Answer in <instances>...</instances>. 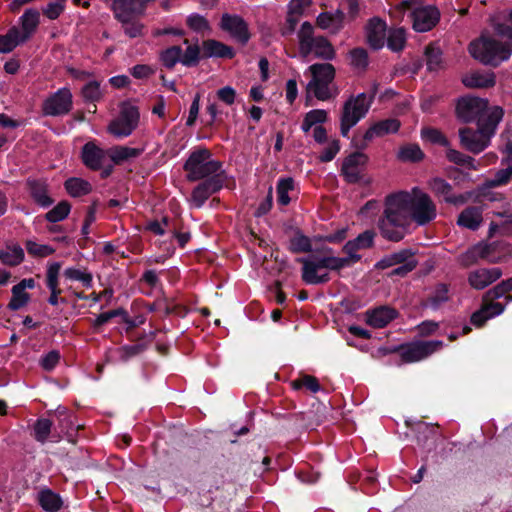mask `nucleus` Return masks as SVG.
<instances>
[{
	"label": "nucleus",
	"mask_w": 512,
	"mask_h": 512,
	"mask_svg": "<svg viewBox=\"0 0 512 512\" xmlns=\"http://www.w3.org/2000/svg\"><path fill=\"white\" fill-rule=\"evenodd\" d=\"M19 23L21 25V38L26 42L35 33L40 23V12L33 8L25 10L23 15L19 18Z\"/></svg>",
	"instance_id": "obj_22"
},
{
	"label": "nucleus",
	"mask_w": 512,
	"mask_h": 512,
	"mask_svg": "<svg viewBox=\"0 0 512 512\" xmlns=\"http://www.w3.org/2000/svg\"><path fill=\"white\" fill-rule=\"evenodd\" d=\"M186 22L189 28L196 32H203L209 29L208 21L197 13L189 15Z\"/></svg>",
	"instance_id": "obj_60"
},
{
	"label": "nucleus",
	"mask_w": 512,
	"mask_h": 512,
	"mask_svg": "<svg viewBox=\"0 0 512 512\" xmlns=\"http://www.w3.org/2000/svg\"><path fill=\"white\" fill-rule=\"evenodd\" d=\"M410 18L416 32H428L439 22L440 11L434 5L419 6L411 11Z\"/></svg>",
	"instance_id": "obj_13"
},
{
	"label": "nucleus",
	"mask_w": 512,
	"mask_h": 512,
	"mask_svg": "<svg viewBox=\"0 0 512 512\" xmlns=\"http://www.w3.org/2000/svg\"><path fill=\"white\" fill-rule=\"evenodd\" d=\"M302 264V280L308 285H320L330 281V271L344 268V261L334 256L331 248H323L297 260Z\"/></svg>",
	"instance_id": "obj_3"
},
{
	"label": "nucleus",
	"mask_w": 512,
	"mask_h": 512,
	"mask_svg": "<svg viewBox=\"0 0 512 512\" xmlns=\"http://www.w3.org/2000/svg\"><path fill=\"white\" fill-rule=\"evenodd\" d=\"M28 186L30 194L34 201L42 207H48L53 203V200L48 194V187L44 181L29 180Z\"/></svg>",
	"instance_id": "obj_30"
},
{
	"label": "nucleus",
	"mask_w": 512,
	"mask_h": 512,
	"mask_svg": "<svg viewBox=\"0 0 512 512\" xmlns=\"http://www.w3.org/2000/svg\"><path fill=\"white\" fill-rule=\"evenodd\" d=\"M60 360V354L56 350H52L44 355L40 360L41 367L46 371H52Z\"/></svg>",
	"instance_id": "obj_61"
},
{
	"label": "nucleus",
	"mask_w": 512,
	"mask_h": 512,
	"mask_svg": "<svg viewBox=\"0 0 512 512\" xmlns=\"http://www.w3.org/2000/svg\"><path fill=\"white\" fill-rule=\"evenodd\" d=\"M67 0H51L42 9V13L49 20L57 19L65 10Z\"/></svg>",
	"instance_id": "obj_52"
},
{
	"label": "nucleus",
	"mask_w": 512,
	"mask_h": 512,
	"mask_svg": "<svg viewBox=\"0 0 512 512\" xmlns=\"http://www.w3.org/2000/svg\"><path fill=\"white\" fill-rule=\"evenodd\" d=\"M482 209L476 206L465 208L458 216L457 224L460 227L477 230L482 223Z\"/></svg>",
	"instance_id": "obj_25"
},
{
	"label": "nucleus",
	"mask_w": 512,
	"mask_h": 512,
	"mask_svg": "<svg viewBox=\"0 0 512 512\" xmlns=\"http://www.w3.org/2000/svg\"><path fill=\"white\" fill-rule=\"evenodd\" d=\"M501 275L499 268H480L469 274L468 281L473 288L482 290L498 280Z\"/></svg>",
	"instance_id": "obj_20"
},
{
	"label": "nucleus",
	"mask_w": 512,
	"mask_h": 512,
	"mask_svg": "<svg viewBox=\"0 0 512 512\" xmlns=\"http://www.w3.org/2000/svg\"><path fill=\"white\" fill-rule=\"evenodd\" d=\"M373 101V96L360 93L351 96L344 103L340 118L341 135L347 137L351 128L354 127L368 113Z\"/></svg>",
	"instance_id": "obj_7"
},
{
	"label": "nucleus",
	"mask_w": 512,
	"mask_h": 512,
	"mask_svg": "<svg viewBox=\"0 0 512 512\" xmlns=\"http://www.w3.org/2000/svg\"><path fill=\"white\" fill-rule=\"evenodd\" d=\"M108 153L115 164H120L128 159L138 157L142 153V150L126 146H116L111 148Z\"/></svg>",
	"instance_id": "obj_37"
},
{
	"label": "nucleus",
	"mask_w": 512,
	"mask_h": 512,
	"mask_svg": "<svg viewBox=\"0 0 512 512\" xmlns=\"http://www.w3.org/2000/svg\"><path fill=\"white\" fill-rule=\"evenodd\" d=\"M294 188V181L292 178L280 179L277 184V201L279 204L286 206L290 203L288 193Z\"/></svg>",
	"instance_id": "obj_47"
},
{
	"label": "nucleus",
	"mask_w": 512,
	"mask_h": 512,
	"mask_svg": "<svg viewBox=\"0 0 512 512\" xmlns=\"http://www.w3.org/2000/svg\"><path fill=\"white\" fill-rule=\"evenodd\" d=\"M52 422L49 419L41 418L38 419L34 425V437L37 441L44 443L50 432H51Z\"/></svg>",
	"instance_id": "obj_55"
},
{
	"label": "nucleus",
	"mask_w": 512,
	"mask_h": 512,
	"mask_svg": "<svg viewBox=\"0 0 512 512\" xmlns=\"http://www.w3.org/2000/svg\"><path fill=\"white\" fill-rule=\"evenodd\" d=\"M496 233L512 235V215L502 216L499 222H492L489 228V236Z\"/></svg>",
	"instance_id": "obj_51"
},
{
	"label": "nucleus",
	"mask_w": 512,
	"mask_h": 512,
	"mask_svg": "<svg viewBox=\"0 0 512 512\" xmlns=\"http://www.w3.org/2000/svg\"><path fill=\"white\" fill-rule=\"evenodd\" d=\"M0 260L3 264L17 266L24 260V251L19 245L8 246L7 250H0Z\"/></svg>",
	"instance_id": "obj_40"
},
{
	"label": "nucleus",
	"mask_w": 512,
	"mask_h": 512,
	"mask_svg": "<svg viewBox=\"0 0 512 512\" xmlns=\"http://www.w3.org/2000/svg\"><path fill=\"white\" fill-rule=\"evenodd\" d=\"M61 269V264L59 262H53L48 266L46 273V285L51 291V295L48 299V302L56 306L59 302L58 296L61 294V289L58 287V275Z\"/></svg>",
	"instance_id": "obj_26"
},
{
	"label": "nucleus",
	"mask_w": 512,
	"mask_h": 512,
	"mask_svg": "<svg viewBox=\"0 0 512 512\" xmlns=\"http://www.w3.org/2000/svg\"><path fill=\"white\" fill-rule=\"evenodd\" d=\"M449 300V289L445 284H439L426 300V307L437 310L441 305Z\"/></svg>",
	"instance_id": "obj_39"
},
{
	"label": "nucleus",
	"mask_w": 512,
	"mask_h": 512,
	"mask_svg": "<svg viewBox=\"0 0 512 512\" xmlns=\"http://www.w3.org/2000/svg\"><path fill=\"white\" fill-rule=\"evenodd\" d=\"M139 121L138 109L134 106H124L119 116L108 127L109 132L117 138L129 136L137 127Z\"/></svg>",
	"instance_id": "obj_9"
},
{
	"label": "nucleus",
	"mask_w": 512,
	"mask_h": 512,
	"mask_svg": "<svg viewBox=\"0 0 512 512\" xmlns=\"http://www.w3.org/2000/svg\"><path fill=\"white\" fill-rule=\"evenodd\" d=\"M292 387L296 390L305 387L307 390L316 393L320 390V385L318 380L310 375H305L299 379H296L292 382Z\"/></svg>",
	"instance_id": "obj_58"
},
{
	"label": "nucleus",
	"mask_w": 512,
	"mask_h": 512,
	"mask_svg": "<svg viewBox=\"0 0 512 512\" xmlns=\"http://www.w3.org/2000/svg\"><path fill=\"white\" fill-rule=\"evenodd\" d=\"M396 317L392 308L381 306L366 312L367 323L374 328H382Z\"/></svg>",
	"instance_id": "obj_24"
},
{
	"label": "nucleus",
	"mask_w": 512,
	"mask_h": 512,
	"mask_svg": "<svg viewBox=\"0 0 512 512\" xmlns=\"http://www.w3.org/2000/svg\"><path fill=\"white\" fill-rule=\"evenodd\" d=\"M67 192L73 197L86 195L90 192V184L79 178H70L65 182Z\"/></svg>",
	"instance_id": "obj_44"
},
{
	"label": "nucleus",
	"mask_w": 512,
	"mask_h": 512,
	"mask_svg": "<svg viewBox=\"0 0 512 512\" xmlns=\"http://www.w3.org/2000/svg\"><path fill=\"white\" fill-rule=\"evenodd\" d=\"M344 20V13L341 10L335 12H323L317 17V25L322 29H331L338 31Z\"/></svg>",
	"instance_id": "obj_32"
},
{
	"label": "nucleus",
	"mask_w": 512,
	"mask_h": 512,
	"mask_svg": "<svg viewBox=\"0 0 512 512\" xmlns=\"http://www.w3.org/2000/svg\"><path fill=\"white\" fill-rule=\"evenodd\" d=\"M310 5L311 0H291L288 5V13L301 17Z\"/></svg>",
	"instance_id": "obj_62"
},
{
	"label": "nucleus",
	"mask_w": 512,
	"mask_h": 512,
	"mask_svg": "<svg viewBox=\"0 0 512 512\" xmlns=\"http://www.w3.org/2000/svg\"><path fill=\"white\" fill-rule=\"evenodd\" d=\"M24 43L17 26L11 27L5 35H0V53H9Z\"/></svg>",
	"instance_id": "obj_34"
},
{
	"label": "nucleus",
	"mask_w": 512,
	"mask_h": 512,
	"mask_svg": "<svg viewBox=\"0 0 512 512\" xmlns=\"http://www.w3.org/2000/svg\"><path fill=\"white\" fill-rule=\"evenodd\" d=\"M486 303L483 307L474 312L471 316V322L475 326H482L486 320L500 315L504 311V305L499 302H494L493 300H486Z\"/></svg>",
	"instance_id": "obj_23"
},
{
	"label": "nucleus",
	"mask_w": 512,
	"mask_h": 512,
	"mask_svg": "<svg viewBox=\"0 0 512 512\" xmlns=\"http://www.w3.org/2000/svg\"><path fill=\"white\" fill-rule=\"evenodd\" d=\"M443 345L440 340L415 341L402 348L401 357L405 362L420 361L440 350Z\"/></svg>",
	"instance_id": "obj_14"
},
{
	"label": "nucleus",
	"mask_w": 512,
	"mask_h": 512,
	"mask_svg": "<svg viewBox=\"0 0 512 512\" xmlns=\"http://www.w3.org/2000/svg\"><path fill=\"white\" fill-rule=\"evenodd\" d=\"M316 37L313 26L309 22H304L298 32L299 52L303 57H307L309 45Z\"/></svg>",
	"instance_id": "obj_38"
},
{
	"label": "nucleus",
	"mask_w": 512,
	"mask_h": 512,
	"mask_svg": "<svg viewBox=\"0 0 512 512\" xmlns=\"http://www.w3.org/2000/svg\"><path fill=\"white\" fill-rule=\"evenodd\" d=\"M386 23L378 17L369 20L366 25V37L369 45L373 49H380L386 41Z\"/></svg>",
	"instance_id": "obj_18"
},
{
	"label": "nucleus",
	"mask_w": 512,
	"mask_h": 512,
	"mask_svg": "<svg viewBox=\"0 0 512 512\" xmlns=\"http://www.w3.org/2000/svg\"><path fill=\"white\" fill-rule=\"evenodd\" d=\"M427 68L430 71H437L442 68V52L439 48L428 46L426 48Z\"/></svg>",
	"instance_id": "obj_53"
},
{
	"label": "nucleus",
	"mask_w": 512,
	"mask_h": 512,
	"mask_svg": "<svg viewBox=\"0 0 512 512\" xmlns=\"http://www.w3.org/2000/svg\"><path fill=\"white\" fill-rule=\"evenodd\" d=\"M288 249L292 253H309L312 251L311 239L300 230H296L289 239Z\"/></svg>",
	"instance_id": "obj_35"
},
{
	"label": "nucleus",
	"mask_w": 512,
	"mask_h": 512,
	"mask_svg": "<svg viewBox=\"0 0 512 512\" xmlns=\"http://www.w3.org/2000/svg\"><path fill=\"white\" fill-rule=\"evenodd\" d=\"M81 94L85 101L96 102L102 97L100 84L97 81H90L82 88Z\"/></svg>",
	"instance_id": "obj_56"
},
{
	"label": "nucleus",
	"mask_w": 512,
	"mask_h": 512,
	"mask_svg": "<svg viewBox=\"0 0 512 512\" xmlns=\"http://www.w3.org/2000/svg\"><path fill=\"white\" fill-rule=\"evenodd\" d=\"M73 96L70 89L63 87L46 98L42 104V111L47 116H61L68 114L73 107Z\"/></svg>",
	"instance_id": "obj_10"
},
{
	"label": "nucleus",
	"mask_w": 512,
	"mask_h": 512,
	"mask_svg": "<svg viewBox=\"0 0 512 512\" xmlns=\"http://www.w3.org/2000/svg\"><path fill=\"white\" fill-rule=\"evenodd\" d=\"M429 188L444 201L454 205L464 204L467 200L465 195H454L452 193V186L442 178H433L429 181Z\"/></svg>",
	"instance_id": "obj_21"
},
{
	"label": "nucleus",
	"mask_w": 512,
	"mask_h": 512,
	"mask_svg": "<svg viewBox=\"0 0 512 512\" xmlns=\"http://www.w3.org/2000/svg\"><path fill=\"white\" fill-rule=\"evenodd\" d=\"M469 52L484 65L499 66L512 55V28L507 24H496L492 33H482L470 43Z\"/></svg>",
	"instance_id": "obj_2"
},
{
	"label": "nucleus",
	"mask_w": 512,
	"mask_h": 512,
	"mask_svg": "<svg viewBox=\"0 0 512 512\" xmlns=\"http://www.w3.org/2000/svg\"><path fill=\"white\" fill-rule=\"evenodd\" d=\"M123 31L129 38H136L143 36L145 26L137 18L129 20L126 23H121Z\"/></svg>",
	"instance_id": "obj_59"
},
{
	"label": "nucleus",
	"mask_w": 512,
	"mask_h": 512,
	"mask_svg": "<svg viewBox=\"0 0 512 512\" xmlns=\"http://www.w3.org/2000/svg\"><path fill=\"white\" fill-rule=\"evenodd\" d=\"M70 209L71 206L67 201H61L53 209L46 213L45 218L52 223L62 221L68 216Z\"/></svg>",
	"instance_id": "obj_50"
},
{
	"label": "nucleus",
	"mask_w": 512,
	"mask_h": 512,
	"mask_svg": "<svg viewBox=\"0 0 512 512\" xmlns=\"http://www.w3.org/2000/svg\"><path fill=\"white\" fill-rule=\"evenodd\" d=\"M397 156L404 162H418L423 159L424 154L417 144H407L399 149Z\"/></svg>",
	"instance_id": "obj_42"
},
{
	"label": "nucleus",
	"mask_w": 512,
	"mask_h": 512,
	"mask_svg": "<svg viewBox=\"0 0 512 512\" xmlns=\"http://www.w3.org/2000/svg\"><path fill=\"white\" fill-rule=\"evenodd\" d=\"M182 48L180 46H172L161 53V61L163 65L172 69L178 62L181 63Z\"/></svg>",
	"instance_id": "obj_48"
},
{
	"label": "nucleus",
	"mask_w": 512,
	"mask_h": 512,
	"mask_svg": "<svg viewBox=\"0 0 512 512\" xmlns=\"http://www.w3.org/2000/svg\"><path fill=\"white\" fill-rule=\"evenodd\" d=\"M38 501L46 512H57L63 505L61 497L50 489L40 491Z\"/></svg>",
	"instance_id": "obj_33"
},
{
	"label": "nucleus",
	"mask_w": 512,
	"mask_h": 512,
	"mask_svg": "<svg viewBox=\"0 0 512 512\" xmlns=\"http://www.w3.org/2000/svg\"><path fill=\"white\" fill-rule=\"evenodd\" d=\"M312 79L307 84V91L318 100L327 101L339 94L334 83L335 68L329 63H316L309 67Z\"/></svg>",
	"instance_id": "obj_5"
},
{
	"label": "nucleus",
	"mask_w": 512,
	"mask_h": 512,
	"mask_svg": "<svg viewBox=\"0 0 512 512\" xmlns=\"http://www.w3.org/2000/svg\"><path fill=\"white\" fill-rule=\"evenodd\" d=\"M410 260H416L414 252L411 249H403L382 258L376 265L377 268L386 269L392 266L407 263Z\"/></svg>",
	"instance_id": "obj_31"
},
{
	"label": "nucleus",
	"mask_w": 512,
	"mask_h": 512,
	"mask_svg": "<svg viewBox=\"0 0 512 512\" xmlns=\"http://www.w3.org/2000/svg\"><path fill=\"white\" fill-rule=\"evenodd\" d=\"M463 84L468 88H488L495 84L493 72H472L462 79Z\"/></svg>",
	"instance_id": "obj_28"
},
{
	"label": "nucleus",
	"mask_w": 512,
	"mask_h": 512,
	"mask_svg": "<svg viewBox=\"0 0 512 512\" xmlns=\"http://www.w3.org/2000/svg\"><path fill=\"white\" fill-rule=\"evenodd\" d=\"M142 350H143V347H142V345H139V344L123 346L118 350L119 359L121 361H127L130 358L141 353Z\"/></svg>",
	"instance_id": "obj_63"
},
{
	"label": "nucleus",
	"mask_w": 512,
	"mask_h": 512,
	"mask_svg": "<svg viewBox=\"0 0 512 512\" xmlns=\"http://www.w3.org/2000/svg\"><path fill=\"white\" fill-rule=\"evenodd\" d=\"M108 152L97 146L94 142H87L82 147L81 158L84 165L94 171L102 168Z\"/></svg>",
	"instance_id": "obj_17"
},
{
	"label": "nucleus",
	"mask_w": 512,
	"mask_h": 512,
	"mask_svg": "<svg viewBox=\"0 0 512 512\" xmlns=\"http://www.w3.org/2000/svg\"><path fill=\"white\" fill-rule=\"evenodd\" d=\"M29 299V294L25 290H22L18 285H15L12 288V297L8 304V308L13 311L19 310L28 303Z\"/></svg>",
	"instance_id": "obj_49"
},
{
	"label": "nucleus",
	"mask_w": 512,
	"mask_h": 512,
	"mask_svg": "<svg viewBox=\"0 0 512 512\" xmlns=\"http://www.w3.org/2000/svg\"><path fill=\"white\" fill-rule=\"evenodd\" d=\"M224 183L223 175H214L196 186L192 192L191 200L196 207H201L214 193L219 191Z\"/></svg>",
	"instance_id": "obj_15"
},
{
	"label": "nucleus",
	"mask_w": 512,
	"mask_h": 512,
	"mask_svg": "<svg viewBox=\"0 0 512 512\" xmlns=\"http://www.w3.org/2000/svg\"><path fill=\"white\" fill-rule=\"evenodd\" d=\"M368 157L362 152L349 155L342 164V174L349 183H356L361 178V169L367 163Z\"/></svg>",
	"instance_id": "obj_16"
},
{
	"label": "nucleus",
	"mask_w": 512,
	"mask_h": 512,
	"mask_svg": "<svg viewBox=\"0 0 512 512\" xmlns=\"http://www.w3.org/2000/svg\"><path fill=\"white\" fill-rule=\"evenodd\" d=\"M400 126H401L400 121L397 119H394V118L381 120L379 122L374 123L365 132L363 140H364V142L371 141L372 139H374L376 137H383L390 133H396L399 130ZM365 147H366V143H362L361 145L358 146V148H361V149H363Z\"/></svg>",
	"instance_id": "obj_19"
},
{
	"label": "nucleus",
	"mask_w": 512,
	"mask_h": 512,
	"mask_svg": "<svg viewBox=\"0 0 512 512\" xmlns=\"http://www.w3.org/2000/svg\"><path fill=\"white\" fill-rule=\"evenodd\" d=\"M219 25L224 32L241 45H246L251 38L247 22L239 15L224 13Z\"/></svg>",
	"instance_id": "obj_12"
},
{
	"label": "nucleus",
	"mask_w": 512,
	"mask_h": 512,
	"mask_svg": "<svg viewBox=\"0 0 512 512\" xmlns=\"http://www.w3.org/2000/svg\"><path fill=\"white\" fill-rule=\"evenodd\" d=\"M217 98L226 105H232L236 99V91L231 86L220 88L217 93Z\"/></svg>",
	"instance_id": "obj_64"
},
{
	"label": "nucleus",
	"mask_w": 512,
	"mask_h": 512,
	"mask_svg": "<svg viewBox=\"0 0 512 512\" xmlns=\"http://www.w3.org/2000/svg\"><path fill=\"white\" fill-rule=\"evenodd\" d=\"M64 277L71 281H79L86 288H91L93 284L92 274L87 272L86 270H81L78 268H67L63 273Z\"/></svg>",
	"instance_id": "obj_43"
},
{
	"label": "nucleus",
	"mask_w": 512,
	"mask_h": 512,
	"mask_svg": "<svg viewBox=\"0 0 512 512\" xmlns=\"http://www.w3.org/2000/svg\"><path fill=\"white\" fill-rule=\"evenodd\" d=\"M447 159L457 165L471 170H479L480 162L458 150L449 148L446 152Z\"/></svg>",
	"instance_id": "obj_36"
},
{
	"label": "nucleus",
	"mask_w": 512,
	"mask_h": 512,
	"mask_svg": "<svg viewBox=\"0 0 512 512\" xmlns=\"http://www.w3.org/2000/svg\"><path fill=\"white\" fill-rule=\"evenodd\" d=\"M436 215V205L431 197L415 187L410 192L400 191L386 197L378 228L383 238L399 242L405 237L411 220L422 226L434 220Z\"/></svg>",
	"instance_id": "obj_1"
},
{
	"label": "nucleus",
	"mask_w": 512,
	"mask_h": 512,
	"mask_svg": "<svg viewBox=\"0 0 512 512\" xmlns=\"http://www.w3.org/2000/svg\"><path fill=\"white\" fill-rule=\"evenodd\" d=\"M374 237V231L366 230L359 234L355 239L348 241L343 246V252L346 253L347 256L338 257V259L344 261V268L352 266L361 260V255L358 252L372 247L374 243Z\"/></svg>",
	"instance_id": "obj_11"
},
{
	"label": "nucleus",
	"mask_w": 512,
	"mask_h": 512,
	"mask_svg": "<svg viewBox=\"0 0 512 512\" xmlns=\"http://www.w3.org/2000/svg\"><path fill=\"white\" fill-rule=\"evenodd\" d=\"M421 136H422L423 139H425V140H427V141H429L431 143L439 144V145L444 146V147H448L449 146L448 139L438 129L430 128V127L423 128L422 131H421Z\"/></svg>",
	"instance_id": "obj_54"
},
{
	"label": "nucleus",
	"mask_w": 512,
	"mask_h": 512,
	"mask_svg": "<svg viewBox=\"0 0 512 512\" xmlns=\"http://www.w3.org/2000/svg\"><path fill=\"white\" fill-rule=\"evenodd\" d=\"M387 46L394 52L401 51L406 43V32L404 28H393L386 36Z\"/></svg>",
	"instance_id": "obj_41"
},
{
	"label": "nucleus",
	"mask_w": 512,
	"mask_h": 512,
	"mask_svg": "<svg viewBox=\"0 0 512 512\" xmlns=\"http://www.w3.org/2000/svg\"><path fill=\"white\" fill-rule=\"evenodd\" d=\"M503 117L502 109H495L486 118L480 120L477 129L464 127L459 129V139L462 148L479 154L490 144L491 137L495 134L496 128Z\"/></svg>",
	"instance_id": "obj_4"
},
{
	"label": "nucleus",
	"mask_w": 512,
	"mask_h": 512,
	"mask_svg": "<svg viewBox=\"0 0 512 512\" xmlns=\"http://www.w3.org/2000/svg\"><path fill=\"white\" fill-rule=\"evenodd\" d=\"M314 54L315 57L324 60H332L335 56V51L331 43L323 36H317L309 45L307 56Z\"/></svg>",
	"instance_id": "obj_29"
},
{
	"label": "nucleus",
	"mask_w": 512,
	"mask_h": 512,
	"mask_svg": "<svg viewBox=\"0 0 512 512\" xmlns=\"http://www.w3.org/2000/svg\"><path fill=\"white\" fill-rule=\"evenodd\" d=\"M184 43L187 45L185 52H182L181 55V63L187 67L196 66L200 59V47L196 44H189V41L186 39Z\"/></svg>",
	"instance_id": "obj_45"
},
{
	"label": "nucleus",
	"mask_w": 512,
	"mask_h": 512,
	"mask_svg": "<svg viewBox=\"0 0 512 512\" xmlns=\"http://www.w3.org/2000/svg\"><path fill=\"white\" fill-rule=\"evenodd\" d=\"M25 248L29 255L37 258H44L52 255L55 252V249L52 246L40 244L34 240H27L25 243Z\"/></svg>",
	"instance_id": "obj_46"
},
{
	"label": "nucleus",
	"mask_w": 512,
	"mask_h": 512,
	"mask_svg": "<svg viewBox=\"0 0 512 512\" xmlns=\"http://www.w3.org/2000/svg\"><path fill=\"white\" fill-rule=\"evenodd\" d=\"M184 170L190 181L208 179L214 175H222V163L212 159L211 152L203 148L190 154L184 164Z\"/></svg>",
	"instance_id": "obj_6"
},
{
	"label": "nucleus",
	"mask_w": 512,
	"mask_h": 512,
	"mask_svg": "<svg viewBox=\"0 0 512 512\" xmlns=\"http://www.w3.org/2000/svg\"><path fill=\"white\" fill-rule=\"evenodd\" d=\"M495 109H501L498 106L488 107V102L478 97H463L456 106V113L460 120L465 123L476 121L477 124L480 120L486 118Z\"/></svg>",
	"instance_id": "obj_8"
},
{
	"label": "nucleus",
	"mask_w": 512,
	"mask_h": 512,
	"mask_svg": "<svg viewBox=\"0 0 512 512\" xmlns=\"http://www.w3.org/2000/svg\"><path fill=\"white\" fill-rule=\"evenodd\" d=\"M202 49L203 55L205 57H221L231 59L235 55L233 48L213 39L204 41Z\"/></svg>",
	"instance_id": "obj_27"
},
{
	"label": "nucleus",
	"mask_w": 512,
	"mask_h": 512,
	"mask_svg": "<svg viewBox=\"0 0 512 512\" xmlns=\"http://www.w3.org/2000/svg\"><path fill=\"white\" fill-rule=\"evenodd\" d=\"M351 65L358 69L364 70L368 66V54L363 48H355L350 52Z\"/></svg>",
	"instance_id": "obj_57"
}]
</instances>
